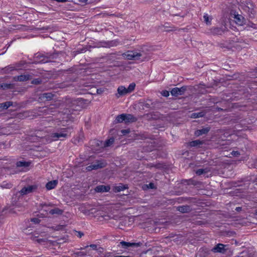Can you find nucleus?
I'll list each match as a JSON object with an SVG mask.
<instances>
[{
	"label": "nucleus",
	"instance_id": "nucleus-1",
	"mask_svg": "<svg viewBox=\"0 0 257 257\" xmlns=\"http://www.w3.org/2000/svg\"><path fill=\"white\" fill-rule=\"evenodd\" d=\"M68 128L63 127L57 129L56 132L52 133L50 136L53 141H62L68 136Z\"/></svg>",
	"mask_w": 257,
	"mask_h": 257
},
{
	"label": "nucleus",
	"instance_id": "nucleus-2",
	"mask_svg": "<svg viewBox=\"0 0 257 257\" xmlns=\"http://www.w3.org/2000/svg\"><path fill=\"white\" fill-rule=\"evenodd\" d=\"M241 9L245 12L248 16L250 18L253 17L255 14L254 6L252 2L246 1L244 3H242L241 5Z\"/></svg>",
	"mask_w": 257,
	"mask_h": 257
},
{
	"label": "nucleus",
	"instance_id": "nucleus-3",
	"mask_svg": "<svg viewBox=\"0 0 257 257\" xmlns=\"http://www.w3.org/2000/svg\"><path fill=\"white\" fill-rule=\"evenodd\" d=\"M143 55V54L142 53L134 51H127L122 54V56L124 58L130 60H139Z\"/></svg>",
	"mask_w": 257,
	"mask_h": 257
},
{
	"label": "nucleus",
	"instance_id": "nucleus-4",
	"mask_svg": "<svg viewBox=\"0 0 257 257\" xmlns=\"http://www.w3.org/2000/svg\"><path fill=\"white\" fill-rule=\"evenodd\" d=\"M38 188V185L34 184L32 185H28L27 186L23 187L20 191L19 193L22 196L31 193L36 191Z\"/></svg>",
	"mask_w": 257,
	"mask_h": 257
},
{
	"label": "nucleus",
	"instance_id": "nucleus-5",
	"mask_svg": "<svg viewBox=\"0 0 257 257\" xmlns=\"http://www.w3.org/2000/svg\"><path fill=\"white\" fill-rule=\"evenodd\" d=\"M106 165V163L102 160H97L93 164H91L86 168V170L90 171L93 170H97L98 169L103 168Z\"/></svg>",
	"mask_w": 257,
	"mask_h": 257
},
{
	"label": "nucleus",
	"instance_id": "nucleus-6",
	"mask_svg": "<svg viewBox=\"0 0 257 257\" xmlns=\"http://www.w3.org/2000/svg\"><path fill=\"white\" fill-rule=\"evenodd\" d=\"M187 90V86H183L181 88L175 87L171 91V94L172 96H178L183 95Z\"/></svg>",
	"mask_w": 257,
	"mask_h": 257
},
{
	"label": "nucleus",
	"instance_id": "nucleus-7",
	"mask_svg": "<svg viewBox=\"0 0 257 257\" xmlns=\"http://www.w3.org/2000/svg\"><path fill=\"white\" fill-rule=\"evenodd\" d=\"M119 244L121 245V247L126 249L128 247H138L140 246L142 243L140 242L135 243V242H128L124 241H122L119 242Z\"/></svg>",
	"mask_w": 257,
	"mask_h": 257
},
{
	"label": "nucleus",
	"instance_id": "nucleus-8",
	"mask_svg": "<svg viewBox=\"0 0 257 257\" xmlns=\"http://www.w3.org/2000/svg\"><path fill=\"white\" fill-rule=\"evenodd\" d=\"M55 94L51 92H46L40 94L39 99L41 101H50L53 99Z\"/></svg>",
	"mask_w": 257,
	"mask_h": 257
},
{
	"label": "nucleus",
	"instance_id": "nucleus-9",
	"mask_svg": "<svg viewBox=\"0 0 257 257\" xmlns=\"http://www.w3.org/2000/svg\"><path fill=\"white\" fill-rule=\"evenodd\" d=\"M32 78V76L29 74H24L19 76H15L14 77L15 81H26L31 79Z\"/></svg>",
	"mask_w": 257,
	"mask_h": 257
},
{
	"label": "nucleus",
	"instance_id": "nucleus-10",
	"mask_svg": "<svg viewBox=\"0 0 257 257\" xmlns=\"http://www.w3.org/2000/svg\"><path fill=\"white\" fill-rule=\"evenodd\" d=\"M124 122L125 123L134 122L138 120L137 118L132 114L124 113Z\"/></svg>",
	"mask_w": 257,
	"mask_h": 257
},
{
	"label": "nucleus",
	"instance_id": "nucleus-11",
	"mask_svg": "<svg viewBox=\"0 0 257 257\" xmlns=\"http://www.w3.org/2000/svg\"><path fill=\"white\" fill-rule=\"evenodd\" d=\"M233 18L235 22L238 25L242 26L245 23V20L241 15H234Z\"/></svg>",
	"mask_w": 257,
	"mask_h": 257
},
{
	"label": "nucleus",
	"instance_id": "nucleus-12",
	"mask_svg": "<svg viewBox=\"0 0 257 257\" xmlns=\"http://www.w3.org/2000/svg\"><path fill=\"white\" fill-rule=\"evenodd\" d=\"M224 246L225 245L224 244L218 243L212 248V251L214 252L224 253L225 251Z\"/></svg>",
	"mask_w": 257,
	"mask_h": 257
},
{
	"label": "nucleus",
	"instance_id": "nucleus-13",
	"mask_svg": "<svg viewBox=\"0 0 257 257\" xmlns=\"http://www.w3.org/2000/svg\"><path fill=\"white\" fill-rule=\"evenodd\" d=\"M36 110L37 111L36 113L39 115L49 114L48 106L39 107Z\"/></svg>",
	"mask_w": 257,
	"mask_h": 257
},
{
	"label": "nucleus",
	"instance_id": "nucleus-14",
	"mask_svg": "<svg viewBox=\"0 0 257 257\" xmlns=\"http://www.w3.org/2000/svg\"><path fill=\"white\" fill-rule=\"evenodd\" d=\"M110 188L109 186L98 185L95 188V191L97 192H108Z\"/></svg>",
	"mask_w": 257,
	"mask_h": 257
},
{
	"label": "nucleus",
	"instance_id": "nucleus-15",
	"mask_svg": "<svg viewBox=\"0 0 257 257\" xmlns=\"http://www.w3.org/2000/svg\"><path fill=\"white\" fill-rule=\"evenodd\" d=\"M128 93L127 89L125 87L122 86H119L117 88V94H116V96L119 98L120 96L124 95Z\"/></svg>",
	"mask_w": 257,
	"mask_h": 257
},
{
	"label": "nucleus",
	"instance_id": "nucleus-16",
	"mask_svg": "<svg viewBox=\"0 0 257 257\" xmlns=\"http://www.w3.org/2000/svg\"><path fill=\"white\" fill-rule=\"evenodd\" d=\"M210 128V127H207L200 130H198L195 132L194 135L197 137H199L202 135H205L209 132Z\"/></svg>",
	"mask_w": 257,
	"mask_h": 257
},
{
	"label": "nucleus",
	"instance_id": "nucleus-17",
	"mask_svg": "<svg viewBox=\"0 0 257 257\" xmlns=\"http://www.w3.org/2000/svg\"><path fill=\"white\" fill-rule=\"evenodd\" d=\"M41 57H43V59L41 60V62L43 63H46L50 61L51 59H53L56 58V54H52L49 55L47 54L46 56L42 55Z\"/></svg>",
	"mask_w": 257,
	"mask_h": 257
},
{
	"label": "nucleus",
	"instance_id": "nucleus-18",
	"mask_svg": "<svg viewBox=\"0 0 257 257\" xmlns=\"http://www.w3.org/2000/svg\"><path fill=\"white\" fill-rule=\"evenodd\" d=\"M177 210L183 213H188L190 212L191 210L190 207L188 205H183L178 206L177 207Z\"/></svg>",
	"mask_w": 257,
	"mask_h": 257
},
{
	"label": "nucleus",
	"instance_id": "nucleus-19",
	"mask_svg": "<svg viewBox=\"0 0 257 257\" xmlns=\"http://www.w3.org/2000/svg\"><path fill=\"white\" fill-rule=\"evenodd\" d=\"M58 181L57 180L49 181L46 184V188L48 190L53 189L56 187Z\"/></svg>",
	"mask_w": 257,
	"mask_h": 257
},
{
	"label": "nucleus",
	"instance_id": "nucleus-20",
	"mask_svg": "<svg viewBox=\"0 0 257 257\" xmlns=\"http://www.w3.org/2000/svg\"><path fill=\"white\" fill-rule=\"evenodd\" d=\"M204 143V141H200L199 140H195L192 142H190L189 143V145L191 147L200 146V145H203Z\"/></svg>",
	"mask_w": 257,
	"mask_h": 257
},
{
	"label": "nucleus",
	"instance_id": "nucleus-21",
	"mask_svg": "<svg viewBox=\"0 0 257 257\" xmlns=\"http://www.w3.org/2000/svg\"><path fill=\"white\" fill-rule=\"evenodd\" d=\"M127 188V186L122 184H119L118 186L114 187V190L115 192H119Z\"/></svg>",
	"mask_w": 257,
	"mask_h": 257
},
{
	"label": "nucleus",
	"instance_id": "nucleus-22",
	"mask_svg": "<svg viewBox=\"0 0 257 257\" xmlns=\"http://www.w3.org/2000/svg\"><path fill=\"white\" fill-rule=\"evenodd\" d=\"M13 105L12 101H7L4 103H0V109H7L9 107Z\"/></svg>",
	"mask_w": 257,
	"mask_h": 257
},
{
	"label": "nucleus",
	"instance_id": "nucleus-23",
	"mask_svg": "<svg viewBox=\"0 0 257 257\" xmlns=\"http://www.w3.org/2000/svg\"><path fill=\"white\" fill-rule=\"evenodd\" d=\"M224 30L219 28H213L211 29V33L216 35H221Z\"/></svg>",
	"mask_w": 257,
	"mask_h": 257
},
{
	"label": "nucleus",
	"instance_id": "nucleus-24",
	"mask_svg": "<svg viewBox=\"0 0 257 257\" xmlns=\"http://www.w3.org/2000/svg\"><path fill=\"white\" fill-rule=\"evenodd\" d=\"M30 163L25 161H19L17 163L16 166L18 167H24L26 168L30 166Z\"/></svg>",
	"mask_w": 257,
	"mask_h": 257
},
{
	"label": "nucleus",
	"instance_id": "nucleus-25",
	"mask_svg": "<svg viewBox=\"0 0 257 257\" xmlns=\"http://www.w3.org/2000/svg\"><path fill=\"white\" fill-rule=\"evenodd\" d=\"M63 212V210L62 209H60L58 208H55L53 209H51L49 211V213L53 215V214H58V215H61Z\"/></svg>",
	"mask_w": 257,
	"mask_h": 257
},
{
	"label": "nucleus",
	"instance_id": "nucleus-26",
	"mask_svg": "<svg viewBox=\"0 0 257 257\" xmlns=\"http://www.w3.org/2000/svg\"><path fill=\"white\" fill-rule=\"evenodd\" d=\"M124 113L118 115L115 118V123H121L123 121H124Z\"/></svg>",
	"mask_w": 257,
	"mask_h": 257
},
{
	"label": "nucleus",
	"instance_id": "nucleus-27",
	"mask_svg": "<svg viewBox=\"0 0 257 257\" xmlns=\"http://www.w3.org/2000/svg\"><path fill=\"white\" fill-rule=\"evenodd\" d=\"M114 142V139L113 138H110V139L106 140L104 143V147H107L111 146Z\"/></svg>",
	"mask_w": 257,
	"mask_h": 257
},
{
	"label": "nucleus",
	"instance_id": "nucleus-28",
	"mask_svg": "<svg viewBox=\"0 0 257 257\" xmlns=\"http://www.w3.org/2000/svg\"><path fill=\"white\" fill-rule=\"evenodd\" d=\"M48 110L49 114H51L56 111V107L55 106V105H50L48 106Z\"/></svg>",
	"mask_w": 257,
	"mask_h": 257
},
{
	"label": "nucleus",
	"instance_id": "nucleus-29",
	"mask_svg": "<svg viewBox=\"0 0 257 257\" xmlns=\"http://www.w3.org/2000/svg\"><path fill=\"white\" fill-rule=\"evenodd\" d=\"M204 115V112H195L192 114V117L196 118L203 117Z\"/></svg>",
	"mask_w": 257,
	"mask_h": 257
},
{
	"label": "nucleus",
	"instance_id": "nucleus-30",
	"mask_svg": "<svg viewBox=\"0 0 257 257\" xmlns=\"http://www.w3.org/2000/svg\"><path fill=\"white\" fill-rule=\"evenodd\" d=\"M4 70L6 73H9L12 71L17 70V69L15 67L10 65L5 67Z\"/></svg>",
	"mask_w": 257,
	"mask_h": 257
},
{
	"label": "nucleus",
	"instance_id": "nucleus-31",
	"mask_svg": "<svg viewBox=\"0 0 257 257\" xmlns=\"http://www.w3.org/2000/svg\"><path fill=\"white\" fill-rule=\"evenodd\" d=\"M136 84L135 83H131L127 88H126L127 91L128 93L132 92L133 91L135 88Z\"/></svg>",
	"mask_w": 257,
	"mask_h": 257
},
{
	"label": "nucleus",
	"instance_id": "nucleus-32",
	"mask_svg": "<svg viewBox=\"0 0 257 257\" xmlns=\"http://www.w3.org/2000/svg\"><path fill=\"white\" fill-rule=\"evenodd\" d=\"M76 256L78 257H84L87 255V252L84 251H78L74 252V253Z\"/></svg>",
	"mask_w": 257,
	"mask_h": 257
},
{
	"label": "nucleus",
	"instance_id": "nucleus-33",
	"mask_svg": "<svg viewBox=\"0 0 257 257\" xmlns=\"http://www.w3.org/2000/svg\"><path fill=\"white\" fill-rule=\"evenodd\" d=\"M206 172H207V171H206V169H199L196 171V174L197 175H202L204 173H205Z\"/></svg>",
	"mask_w": 257,
	"mask_h": 257
},
{
	"label": "nucleus",
	"instance_id": "nucleus-34",
	"mask_svg": "<svg viewBox=\"0 0 257 257\" xmlns=\"http://www.w3.org/2000/svg\"><path fill=\"white\" fill-rule=\"evenodd\" d=\"M11 87V84H6L3 83L0 85V88H2L3 89H9Z\"/></svg>",
	"mask_w": 257,
	"mask_h": 257
},
{
	"label": "nucleus",
	"instance_id": "nucleus-35",
	"mask_svg": "<svg viewBox=\"0 0 257 257\" xmlns=\"http://www.w3.org/2000/svg\"><path fill=\"white\" fill-rule=\"evenodd\" d=\"M238 257H250L246 251H243L239 253Z\"/></svg>",
	"mask_w": 257,
	"mask_h": 257
},
{
	"label": "nucleus",
	"instance_id": "nucleus-36",
	"mask_svg": "<svg viewBox=\"0 0 257 257\" xmlns=\"http://www.w3.org/2000/svg\"><path fill=\"white\" fill-rule=\"evenodd\" d=\"M89 246L91 247L94 250H96L97 249V245L96 244H90V245H86L84 247H81L80 248V249H85L86 248H87Z\"/></svg>",
	"mask_w": 257,
	"mask_h": 257
},
{
	"label": "nucleus",
	"instance_id": "nucleus-37",
	"mask_svg": "<svg viewBox=\"0 0 257 257\" xmlns=\"http://www.w3.org/2000/svg\"><path fill=\"white\" fill-rule=\"evenodd\" d=\"M203 18H204V21L205 22V23L207 24H209L210 23V21L209 20V18L207 14L205 15L204 16Z\"/></svg>",
	"mask_w": 257,
	"mask_h": 257
},
{
	"label": "nucleus",
	"instance_id": "nucleus-38",
	"mask_svg": "<svg viewBox=\"0 0 257 257\" xmlns=\"http://www.w3.org/2000/svg\"><path fill=\"white\" fill-rule=\"evenodd\" d=\"M31 221L35 224L39 223L40 222V220L38 218H31Z\"/></svg>",
	"mask_w": 257,
	"mask_h": 257
},
{
	"label": "nucleus",
	"instance_id": "nucleus-39",
	"mask_svg": "<svg viewBox=\"0 0 257 257\" xmlns=\"http://www.w3.org/2000/svg\"><path fill=\"white\" fill-rule=\"evenodd\" d=\"M117 45V42L116 41H112L109 42V47L116 46Z\"/></svg>",
	"mask_w": 257,
	"mask_h": 257
},
{
	"label": "nucleus",
	"instance_id": "nucleus-40",
	"mask_svg": "<svg viewBox=\"0 0 257 257\" xmlns=\"http://www.w3.org/2000/svg\"><path fill=\"white\" fill-rule=\"evenodd\" d=\"M161 94L163 96L167 97L169 96V92L167 90H163L161 92Z\"/></svg>",
	"mask_w": 257,
	"mask_h": 257
},
{
	"label": "nucleus",
	"instance_id": "nucleus-41",
	"mask_svg": "<svg viewBox=\"0 0 257 257\" xmlns=\"http://www.w3.org/2000/svg\"><path fill=\"white\" fill-rule=\"evenodd\" d=\"M247 25H248V27H251L254 29H257V24H255L251 23L248 24Z\"/></svg>",
	"mask_w": 257,
	"mask_h": 257
},
{
	"label": "nucleus",
	"instance_id": "nucleus-42",
	"mask_svg": "<svg viewBox=\"0 0 257 257\" xmlns=\"http://www.w3.org/2000/svg\"><path fill=\"white\" fill-rule=\"evenodd\" d=\"M41 82V80L40 79H36L32 81V83L35 84H39Z\"/></svg>",
	"mask_w": 257,
	"mask_h": 257
},
{
	"label": "nucleus",
	"instance_id": "nucleus-43",
	"mask_svg": "<svg viewBox=\"0 0 257 257\" xmlns=\"http://www.w3.org/2000/svg\"><path fill=\"white\" fill-rule=\"evenodd\" d=\"M130 132V129H126V130H122L121 131V133L123 135H125L127 134H128Z\"/></svg>",
	"mask_w": 257,
	"mask_h": 257
},
{
	"label": "nucleus",
	"instance_id": "nucleus-44",
	"mask_svg": "<svg viewBox=\"0 0 257 257\" xmlns=\"http://www.w3.org/2000/svg\"><path fill=\"white\" fill-rule=\"evenodd\" d=\"M231 154L234 156L237 157L240 155V153L238 151H232Z\"/></svg>",
	"mask_w": 257,
	"mask_h": 257
},
{
	"label": "nucleus",
	"instance_id": "nucleus-45",
	"mask_svg": "<svg viewBox=\"0 0 257 257\" xmlns=\"http://www.w3.org/2000/svg\"><path fill=\"white\" fill-rule=\"evenodd\" d=\"M96 91V93L98 94H101L103 92V90L101 88L97 89Z\"/></svg>",
	"mask_w": 257,
	"mask_h": 257
},
{
	"label": "nucleus",
	"instance_id": "nucleus-46",
	"mask_svg": "<svg viewBox=\"0 0 257 257\" xmlns=\"http://www.w3.org/2000/svg\"><path fill=\"white\" fill-rule=\"evenodd\" d=\"M84 235V234L83 232H81V231H78L77 232V236L80 238H81L82 236Z\"/></svg>",
	"mask_w": 257,
	"mask_h": 257
},
{
	"label": "nucleus",
	"instance_id": "nucleus-47",
	"mask_svg": "<svg viewBox=\"0 0 257 257\" xmlns=\"http://www.w3.org/2000/svg\"><path fill=\"white\" fill-rule=\"evenodd\" d=\"M24 64H25V63L23 61H21L19 63H18L17 65V67H21V66H23Z\"/></svg>",
	"mask_w": 257,
	"mask_h": 257
},
{
	"label": "nucleus",
	"instance_id": "nucleus-48",
	"mask_svg": "<svg viewBox=\"0 0 257 257\" xmlns=\"http://www.w3.org/2000/svg\"><path fill=\"white\" fill-rule=\"evenodd\" d=\"M149 188H150L151 189H153L154 188V184L152 183H150L149 184Z\"/></svg>",
	"mask_w": 257,
	"mask_h": 257
},
{
	"label": "nucleus",
	"instance_id": "nucleus-49",
	"mask_svg": "<svg viewBox=\"0 0 257 257\" xmlns=\"http://www.w3.org/2000/svg\"><path fill=\"white\" fill-rule=\"evenodd\" d=\"M87 0H79V2L81 3L86 4Z\"/></svg>",
	"mask_w": 257,
	"mask_h": 257
},
{
	"label": "nucleus",
	"instance_id": "nucleus-50",
	"mask_svg": "<svg viewBox=\"0 0 257 257\" xmlns=\"http://www.w3.org/2000/svg\"><path fill=\"white\" fill-rule=\"evenodd\" d=\"M111 255V252H107L106 253H105V257H109Z\"/></svg>",
	"mask_w": 257,
	"mask_h": 257
},
{
	"label": "nucleus",
	"instance_id": "nucleus-51",
	"mask_svg": "<svg viewBox=\"0 0 257 257\" xmlns=\"http://www.w3.org/2000/svg\"><path fill=\"white\" fill-rule=\"evenodd\" d=\"M242 208L240 207H237L235 208V210L237 212L240 211L241 210Z\"/></svg>",
	"mask_w": 257,
	"mask_h": 257
},
{
	"label": "nucleus",
	"instance_id": "nucleus-52",
	"mask_svg": "<svg viewBox=\"0 0 257 257\" xmlns=\"http://www.w3.org/2000/svg\"><path fill=\"white\" fill-rule=\"evenodd\" d=\"M173 28H174V29H171V30H166V31L167 32H170V31H175L176 30V29L175 28V27H173Z\"/></svg>",
	"mask_w": 257,
	"mask_h": 257
},
{
	"label": "nucleus",
	"instance_id": "nucleus-53",
	"mask_svg": "<svg viewBox=\"0 0 257 257\" xmlns=\"http://www.w3.org/2000/svg\"><path fill=\"white\" fill-rule=\"evenodd\" d=\"M114 257H131L130 256L117 255Z\"/></svg>",
	"mask_w": 257,
	"mask_h": 257
},
{
	"label": "nucleus",
	"instance_id": "nucleus-54",
	"mask_svg": "<svg viewBox=\"0 0 257 257\" xmlns=\"http://www.w3.org/2000/svg\"><path fill=\"white\" fill-rule=\"evenodd\" d=\"M255 214L257 215V209L255 211Z\"/></svg>",
	"mask_w": 257,
	"mask_h": 257
},
{
	"label": "nucleus",
	"instance_id": "nucleus-55",
	"mask_svg": "<svg viewBox=\"0 0 257 257\" xmlns=\"http://www.w3.org/2000/svg\"><path fill=\"white\" fill-rule=\"evenodd\" d=\"M43 240L42 239H41V240ZM40 240H38V241L39 242H40Z\"/></svg>",
	"mask_w": 257,
	"mask_h": 257
}]
</instances>
